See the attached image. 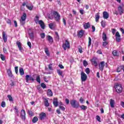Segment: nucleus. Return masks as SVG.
<instances>
[{
    "mask_svg": "<svg viewBox=\"0 0 124 124\" xmlns=\"http://www.w3.org/2000/svg\"><path fill=\"white\" fill-rule=\"evenodd\" d=\"M88 39V47H90L91 45H92V38L90 37H89Z\"/></svg>",
    "mask_w": 124,
    "mask_h": 124,
    "instance_id": "obj_42",
    "label": "nucleus"
},
{
    "mask_svg": "<svg viewBox=\"0 0 124 124\" xmlns=\"http://www.w3.org/2000/svg\"><path fill=\"white\" fill-rule=\"evenodd\" d=\"M25 80L26 83H29V81H32V82H34V78H33L31 76L27 75L25 76Z\"/></svg>",
    "mask_w": 124,
    "mask_h": 124,
    "instance_id": "obj_8",
    "label": "nucleus"
},
{
    "mask_svg": "<svg viewBox=\"0 0 124 124\" xmlns=\"http://www.w3.org/2000/svg\"><path fill=\"white\" fill-rule=\"evenodd\" d=\"M45 52L48 57H50V52H49V49H48V47L45 48Z\"/></svg>",
    "mask_w": 124,
    "mask_h": 124,
    "instance_id": "obj_35",
    "label": "nucleus"
},
{
    "mask_svg": "<svg viewBox=\"0 0 124 124\" xmlns=\"http://www.w3.org/2000/svg\"><path fill=\"white\" fill-rule=\"evenodd\" d=\"M118 12H119L120 15H122V14H124V8H123V7L121 5H120L119 6H118Z\"/></svg>",
    "mask_w": 124,
    "mask_h": 124,
    "instance_id": "obj_14",
    "label": "nucleus"
},
{
    "mask_svg": "<svg viewBox=\"0 0 124 124\" xmlns=\"http://www.w3.org/2000/svg\"><path fill=\"white\" fill-rule=\"evenodd\" d=\"M41 87H42V88H43V89H46L47 86H46V84H45V83H42L41 84Z\"/></svg>",
    "mask_w": 124,
    "mask_h": 124,
    "instance_id": "obj_45",
    "label": "nucleus"
},
{
    "mask_svg": "<svg viewBox=\"0 0 124 124\" xmlns=\"http://www.w3.org/2000/svg\"><path fill=\"white\" fill-rule=\"evenodd\" d=\"M70 103L73 108L78 109L80 107V103L76 100H72L70 101Z\"/></svg>",
    "mask_w": 124,
    "mask_h": 124,
    "instance_id": "obj_3",
    "label": "nucleus"
},
{
    "mask_svg": "<svg viewBox=\"0 0 124 124\" xmlns=\"http://www.w3.org/2000/svg\"><path fill=\"white\" fill-rule=\"evenodd\" d=\"M79 107H80L81 110H83V111H86V109H88V107H87L84 105H82L81 106H80V105H79Z\"/></svg>",
    "mask_w": 124,
    "mask_h": 124,
    "instance_id": "obj_29",
    "label": "nucleus"
},
{
    "mask_svg": "<svg viewBox=\"0 0 124 124\" xmlns=\"http://www.w3.org/2000/svg\"><path fill=\"white\" fill-rule=\"evenodd\" d=\"M96 119L97 120V121H98V122H100V117L98 115H97L96 116Z\"/></svg>",
    "mask_w": 124,
    "mask_h": 124,
    "instance_id": "obj_60",
    "label": "nucleus"
},
{
    "mask_svg": "<svg viewBox=\"0 0 124 124\" xmlns=\"http://www.w3.org/2000/svg\"><path fill=\"white\" fill-rule=\"evenodd\" d=\"M6 23H7L9 25H10V26H11V20H10V19H7L6 20Z\"/></svg>",
    "mask_w": 124,
    "mask_h": 124,
    "instance_id": "obj_55",
    "label": "nucleus"
},
{
    "mask_svg": "<svg viewBox=\"0 0 124 124\" xmlns=\"http://www.w3.org/2000/svg\"><path fill=\"white\" fill-rule=\"evenodd\" d=\"M41 38H45V33H42L40 34Z\"/></svg>",
    "mask_w": 124,
    "mask_h": 124,
    "instance_id": "obj_52",
    "label": "nucleus"
},
{
    "mask_svg": "<svg viewBox=\"0 0 124 124\" xmlns=\"http://www.w3.org/2000/svg\"><path fill=\"white\" fill-rule=\"evenodd\" d=\"M102 39L103 41H106L107 40V36L105 32H103L102 34Z\"/></svg>",
    "mask_w": 124,
    "mask_h": 124,
    "instance_id": "obj_25",
    "label": "nucleus"
},
{
    "mask_svg": "<svg viewBox=\"0 0 124 124\" xmlns=\"http://www.w3.org/2000/svg\"><path fill=\"white\" fill-rule=\"evenodd\" d=\"M53 14L55 21L60 22V20H61V15H60V14L57 11H54Z\"/></svg>",
    "mask_w": 124,
    "mask_h": 124,
    "instance_id": "obj_5",
    "label": "nucleus"
},
{
    "mask_svg": "<svg viewBox=\"0 0 124 124\" xmlns=\"http://www.w3.org/2000/svg\"><path fill=\"white\" fill-rule=\"evenodd\" d=\"M26 7H27V8H28V9H29V10H32L33 8V6H29V5H26Z\"/></svg>",
    "mask_w": 124,
    "mask_h": 124,
    "instance_id": "obj_43",
    "label": "nucleus"
},
{
    "mask_svg": "<svg viewBox=\"0 0 124 124\" xmlns=\"http://www.w3.org/2000/svg\"><path fill=\"white\" fill-rule=\"evenodd\" d=\"M44 103L46 107H49L50 106V104L49 103V101H48V99L46 98H44Z\"/></svg>",
    "mask_w": 124,
    "mask_h": 124,
    "instance_id": "obj_20",
    "label": "nucleus"
},
{
    "mask_svg": "<svg viewBox=\"0 0 124 124\" xmlns=\"http://www.w3.org/2000/svg\"><path fill=\"white\" fill-rule=\"evenodd\" d=\"M59 108L60 109H61L62 111H64V110H65V108H64V107L62 106H59Z\"/></svg>",
    "mask_w": 124,
    "mask_h": 124,
    "instance_id": "obj_54",
    "label": "nucleus"
},
{
    "mask_svg": "<svg viewBox=\"0 0 124 124\" xmlns=\"http://www.w3.org/2000/svg\"><path fill=\"white\" fill-rule=\"evenodd\" d=\"M26 19H27V14H26V13H24L21 17V20H23V21H26Z\"/></svg>",
    "mask_w": 124,
    "mask_h": 124,
    "instance_id": "obj_27",
    "label": "nucleus"
},
{
    "mask_svg": "<svg viewBox=\"0 0 124 124\" xmlns=\"http://www.w3.org/2000/svg\"><path fill=\"white\" fill-rule=\"evenodd\" d=\"M2 38L4 40V42L6 43L7 42V34L5 32V31H3L2 32Z\"/></svg>",
    "mask_w": 124,
    "mask_h": 124,
    "instance_id": "obj_12",
    "label": "nucleus"
},
{
    "mask_svg": "<svg viewBox=\"0 0 124 124\" xmlns=\"http://www.w3.org/2000/svg\"><path fill=\"white\" fill-rule=\"evenodd\" d=\"M121 105L122 106V107L124 108V102H121L120 103Z\"/></svg>",
    "mask_w": 124,
    "mask_h": 124,
    "instance_id": "obj_64",
    "label": "nucleus"
},
{
    "mask_svg": "<svg viewBox=\"0 0 124 124\" xmlns=\"http://www.w3.org/2000/svg\"><path fill=\"white\" fill-rule=\"evenodd\" d=\"M20 118L23 122L26 121V111L25 109H21L20 112Z\"/></svg>",
    "mask_w": 124,
    "mask_h": 124,
    "instance_id": "obj_6",
    "label": "nucleus"
},
{
    "mask_svg": "<svg viewBox=\"0 0 124 124\" xmlns=\"http://www.w3.org/2000/svg\"><path fill=\"white\" fill-rule=\"evenodd\" d=\"M47 95L49 97L53 96V92L51 89H48L47 90Z\"/></svg>",
    "mask_w": 124,
    "mask_h": 124,
    "instance_id": "obj_23",
    "label": "nucleus"
},
{
    "mask_svg": "<svg viewBox=\"0 0 124 124\" xmlns=\"http://www.w3.org/2000/svg\"><path fill=\"white\" fill-rule=\"evenodd\" d=\"M26 20H23V19H21L20 20V25H21L22 26H24V25H25V24H26Z\"/></svg>",
    "mask_w": 124,
    "mask_h": 124,
    "instance_id": "obj_46",
    "label": "nucleus"
},
{
    "mask_svg": "<svg viewBox=\"0 0 124 124\" xmlns=\"http://www.w3.org/2000/svg\"><path fill=\"white\" fill-rule=\"evenodd\" d=\"M47 38L49 43H50V44H52L54 41V40H53V37H52V36L50 35H48L47 36Z\"/></svg>",
    "mask_w": 124,
    "mask_h": 124,
    "instance_id": "obj_18",
    "label": "nucleus"
},
{
    "mask_svg": "<svg viewBox=\"0 0 124 124\" xmlns=\"http://www.w3.org/2000/svg\"><path fill=\"white\" fill-rule=\"evenodd\" d=\"M112 54L114 57H118L119 56V53H118V51L117 50H113L112 51Z\"/></svg>",
    "mask_w": 124,
    "mask_h": 124,
    "instance_id": "obj_36",
    "label": "nucleus"
},
{
    "mask_svg": "<svg viewBox=\"0 0 124 124\" xmlns=\"http://www.w3.org/2000/svg\"><path fill=\"white\" fill-rule=\"evenodd\" d=\"M65 102L67 105H68V104H69V99L66 98L65 100Z\"/></svg>",
    "mask_w": 124,
    "mask_h": 124,
    "instance_id": "obj_58",
    "label": "nucleus"
},
{
    "mask_svg": "<svg viewBox=\"0 0 124 124\" xmlns=\"http://www.w3.org/2000/svg\"><path fill=\"white\" fill-rule=\"evenodd\" d=\"M48 27L49 28H50L51 30H53V27H54V24L50 23L49 24H48Z\"/></svg>",
    "mask_w": 124,
    "mask_h": 124,
    "instance_id": "obj_50",
    "label": "nucleus"
},
{
    "mask_svg": "<svg viewBox=\"0 0 124 124\" xmlns=\"http://www.w3.org/2000/svg\"><path fill=\"white\" fill-rule=\"evenodd\" d=\"M110 107L111 108H114V104H115V101L112 99H110Z\"/></svg>",
    "mask_w": 124,
    "mask_h": 124,
    "instance_id": "obj_32",
    "label": "nucleus"
},
{
    "mask_svg": "<svg viewBox=\"0 0 124 124\" xmlns=\"http://www.w3.org/2000/svg\"><path fill=\"white\" fill-rule=\"evenodd\" d=\"M84 33L85 32L84 31V30H81L77 32V36L78 37L81 38L84 35Z\"/></svg>",
    "mask_w": 124,
    "mask_h": 124,
    "instance_id": "obj_13",
    "label": "nucleus"
},
{
    "mask_svg": "<svg viewBox=\"0 0 124 124\" xmlns=\"http://www.w3.org/2000/svg\"><path fill=\"white\" fill-rule=\"evenodd\" d=\"M115 38L117 42H121L122 38H121V35L119 31H117L115 34Z\"/></svg>",
    "mask_w": 124,
    "mask_h": 124,
    "instance_id": "obj_9",
    "label": "nucleus"
},
{
    "mask_svg": "<svg viewBox=\"0 0 124 124\" xmlns=\"http://www.w3.org/2000/svg\"><path fill=\"white\" fill-rule=\"evenodd\" d=\"M3 51L5 54H7V49L6 48L4 47L3 48Z\"/></svg>",
    "mask_w": 124,
    "mask_h": 124,
    "instance_id": "obj_62",
    "label": "nucleus"
},
{
    "mask_svg": "<svg viewBox=\"0 0 124 124\" xmlns=\"http://www.w3.org/2000/svg\"><path fill=\"white\" fill-rule=\"evenodd\" d=\"M80 74L81 82H86V81H87V79H88V76L87 75L83 72H82Z\"/></svg>",
    "mask_w": 124,
    "mask_h": 124,
    "instance_id": "obj_7",
    "label": "nucleus"
},
{
    "mask_svg": "<svg viewBox=\"0 0 124 124\" xmlns=\"http://www.w3.org/2000/svg\"><path fill=\"white\" fill-rule=\"evenodd\" d=\"M34 20L36 24H37L38 23L39 25H40L41 28L43 29V30H44L45 29V24L44 23L43 21L41 20H39V16H36Z\"/></svg>",
    "mask_w": 124,
    "mask_h": 124,
    "instance_id": "obj_1",
    "label": "nucleus"
},
{
    "mask_svg": "<svg viewBox=\"0 0 124 124\" xmlns=\"http://www.w3.org/2000/svg\"><path fill=\"white\" fill-rule=\"evenodd\" d=\"M29 36H30V39H31V40H33V39H34V34L33 32L29 33Z\"/></svg>",
    "mask_w": 124,
    "mask_h": 124,
    "instance_id": "obj_33",
    "label": "nucleus"
},
{
    "mask_svg": "<svg viewBox=\"0 0 124 124\" xmlns=\"http://www.w3.org/2000/svg\"><path fill=\"white\" fill-rule=\"evenodd\" d=\"M19 73L21 76L25 74V72L24 71V69H23V68H21L19 69Z\"/></svg>",
    "mask_w": 124,
    "mask_h": 124,
    "instance_id": "obj_37",
    "label": "nucleus"
},
{
    "mask_svg": "<svg viewBox=\"0 0 124 124\" xmlns=\"http://www.w3.org/2000/svg\"><path fill=\"white\" fill-rule=\"evenodd\" d=\"M46 118V113L45 112H41L39 115V119L40 120V121H43L44 120H45V118Z\"/></svg>",
    "mask_w": 124,
    "mask_h": 124,
    "instance_id": "obj_10",
    "label": "nucleus"
},
{
    "mask_svg": "<svg viewBox=\"0 0 124 124\" xmlns=\"http://www.w3.org/2000/svg\"><path fill=\"white\" fill-rule=\"evenodd\" d=\"M0 58L1 61H5V57L4 56V55H3V54H0Z\"/></svg>",
    "mask_w": 124,
    "mask_h": 124,
    "instance_id": "obj_44",
    "label": "nucleus"
},
{
    "mask_svg": "<svg viewBox=\"0 0 124 124\" xmlns=\"http://www.w3.org/2000/svg\"><path fill=\"white\" fill-rule=\"evenodd\" d=\"M14 109L15 111V114H16V115H17V116H19V110L18 109V108H17V106H15L14 108Z\"/></svg>",
    "mask_w": 124,
    "mask_h": 124,
    "instance_id": "obj_34",
    "label": "nucleus"
},
{
    "mask_svg": "<svg viewBox=\"0 0 124 124\" xmlns=\"http://www.w3.org/2000/svg\"><path fill=\"white\" fill-rule=\"evenodd\" d=\"M99 18H100V16H99V13H97V14H96L95 15V22H97L99 21Z\"/></svg>",
    "mask_w": 124,
    "mask_h": 124,
    "instance_id": "obj_30",
    "label": "nucleus"
},
{
    "mask_svg": "<svg viewBox=\"0 0 124 124\" xmlns=\"http://www.w3.org/2000/svg\"><path fill=\"white\" fill-rule=\"evenodd\" d=\"M116 29H111V32L112 33V34L114 35L115 34V33H116Z\"/></svg>",
    "mask_w": 124,
    "mask_h": 124,
    "instance_id": "obj_57",
    "label": "nucleus"
},
{
    "mask_svg": "<svg viewBox=\"0 0 124 124\" xmlns=\"http://www.w3.org/2000/svg\"><path fill=\"white\" fill-rule=\"evenodd\" d=\"M105 66V62L104 61H102L100 62L99 65V69L101 71H103V69H104V67Z\"/></svg>",
    "mask_w": 124,
    "mask_h": 124,
    "instance_id": "obj_11",
    "label": "nucleus"
},
{
    "mask_svg": "<svg viewBox=\"0 0 124 124\" xmlns=\"http://www.w3.org/2000/svg\"><path fill=\"white\" fill-rule=\"evenodd\" d=\"M16 44L17 46L19 51H22L23 49V47H22V44L21 43V42L17 41Z\"/></svg>",
    "mask_w": 124,
    "mask_h": 124,
    "instance_id": "obj_15",
    "label": "nucleus"
},
{
    "mask_svg": "<svg viewBox=\"0 0 124 124\" xmlns=\"http://www.w3.org/2000/svg\"><path fill=\"white\" fill-rule=\"evenodd\" d=\"M57 72L58 75H59V76H61L62 78H63V75H62V71L60 69H58L57 70Z\"/></svg>",
    "mask_w": 124,
    "mask_h": 124,
    "instance_id": "obj_26",
    "label": "nucleus"
},
{
    "mask_svg": "<svg viewBox=\"0 0 124 124\" xmlns=\"http://www.w3.org/2000/svg\"><path fill=\"white\" fill-rule=\"evenodd\" d=\"M88 64V62H87L86 60L83 61V65L86 67V66H87Z\"/></svg>",
    "mask_w": 124,
    "mask_h": 124,
    "instance_id": "obj_47",
    "label": "nucleus"
},
{
    "mask_svg": "<svg viewBox=\"0 0 124 124\" xmlns=\"http://www.w3.org/2000/svg\"><path fill=\"white\" fill-rule=\"evenodd\" d=\"M1 107H2L3 108H4V107H5L6 106V104H5V102L4 101H2L1 103Z\"/></svg>",
    "mask_w": 124,
    "mask_h": 124,
    "instance_id": "obj_49",
    "label": "nucleus"
},
{
    "mask_svg": "<svg viewBox=\"0 0 124 124\" xmlns=\"http://www.w3.org/2000/svg\"><path fill=\"white\" fill-rule=\"evenodd\" d=\"M62 47L63 48L64 51L66 50V49H70V43L68 40H65V43H63Z\"/></svg>",
    "mask_w": 124,
    "mask_h": 124,
    "instance_id": "obj_4",
    "label": "nucleus"
},
{
    "mask_svg": "<svg viewBox=\"0 0 124 124\" xmlns=\"http://www.w3.org/2000/svg\"><path fill=\"white\" fill-rule=\"evenodd\" d=\"M28 113L29 116H30L31 117H32L34 115V113H33V111H32L31 110H29L28 111Z\"/></svg>",
    "mask_w": 124,
    "mask_h": 124,
    "instance_id": "obj_38",
    "label": "nucleus"
},
{
    "mask_svg": "<svg viewBox=\"0 0 124 124\" xmlns=\"http://www.w3.org/2000/svg\"><path fill=\"white\" fill-rule=\"evenodd\" d=\"M7 73L9 77H10L11 78H12V77H13V74H12V72H11V70L10 69H8L7 70Z\"/></svg>",
    "mask_w": 124,
    "mask_h": 124,
    "instance_id": "obj_21",
    "label": "nucleus"
},
{
    "mask_svg": "<svg viewBox=\"0 0 124 124\" xmlns=\"http://www.w3.org/2000/svg\"><path fill=\"white\" fill-rule=\"evenodd\" d=\"M36 80L39 84H40L41 83V79H40V76H38L36 78Z\"/></svg>",
    "mask_w": 124,
    "mask_h": 124,
    "instance_id": "obj_39",
    "label": "nucleus"
},
{
    "mask_svg": "<svg viewBox=\"0 0 124 124\" xmlns=\"http://www.w3.org/2000/svg\"><path fill=\"white\" fill-rule=\"evenodd\" d=\"M79 101H80V103H84V99L83 98V97H80Z\"/></svg>",
    "mask_w": 124,
    "mask_h": 124,
    "instance_id": "obj_56",
    "label": "nucleus"
},
{
    "mask_svg": "<svg viewBox=\"0 0 124 124\" xmlns=\"http://www.w3.org/2000/svg\"><path fill=\"white\" fill-rule=\"evenodd\" d=\"M83 27L84 30H88V29H90V28H91V25L90 24V22H87L84 24Z\"/></svg>",
    "mask_w": 124,
    "mask_h": 124,
    "instance_id": "obj_19",
    "label": "nucleus"
},
{
    "mask_svg": "<svg viewBox=\"0 0 124 124\" xmlns=\"http://www.w3.org/2000/svg\"><path fill=\"white\" fill-rule=\"evenodd\" d=\"M107 45H108V42H106V41H105V42H103V46H104V47L107 46Z\"/></svg>",
    "mask_w": 124,
    "mask_h": 124,
    "instance_id": "obj_53",
    "label": "nucleus"
},
{
    "mask_svg": "<svg viewBox=\"0 0 124 124\" xmlns=\"http://www.w3.org/2000/svg\"><path fill=\"white\" fill-rule=\"evenodd\" d=\"M85 72L87 74H90V73L91 72V71L90 70V68H87L86 69H85Z\"/></svg>",
    "mask_w": 124,
    "mask_h": 124,
    "instance_id": "obj_48",
    "label": "nucleus"
},
{
    "mask_svg": "<svg viewBox=\"0 0 124 124\" xmlns=\"http://www.w3.org/2000/svg\"><path fill=\"white\" fill-rule=\"evenodd\" d=\"M53 103L55 107H58V106H59V102H58V98H54Z\"/></svg>",
    "mask_w": 124,
    "mask_h": 124,
    "instance_id": "obj_17",
    "label": "nucleus"
},
{
    "mask_svg": "<svg viewBox=\"0 0 124 124\" xmlns=\"http://www.w3.org/2000/svg\"><path fill=\"white\" fill-rule=\"evenodd\" d=\"M37 122H38V118L36 116L34 117L32 120L33 124H35L36 123H37Z\"/></svg>",
    "mask_w": 124,
    "mask_h": 124,
    "instance_id": "obj_31",
    "label": "nucleus"
},
{
    "mask_svg": "<svg viewBox=\"0 0 124 124\" xmlns=\"http://www.w3.org/2000/svg\"><path fill=\"white\" fill-rule=\"evenodd\" d=\"M52 65H53V64L50 63L48 65V68L49 70H53V67H52Z\"/></svg>",
    "mask_w": 124,
    "mask_h": 124,
    "instance_id": "obj_51",
    "label": "nucleus"
},
{
    "mask_svg": "<svg viewBox=\"0 0 124 124\" xmlns=\"http://www.w3.org/2000/svg\"><path fill=\"white\" fill-rule=\"evenodd\" d=\"M92 64H93V65H94L95 67H96V66H97V62H96V59L94 58H93L92 60Z\"/></svg>",
    "mask_w": 124,
    "mask_h": 124,
    "instance_id": "obj_22",
    "label": "nucleus"
},
{
    "mask_svg": "<svg viewBox=\"0 0 124 124\" xmlns=\"http://www.w3.org/2000/svg\"><path fill=\"white\" fill-rule=\"evenodd\" d=\"M27 45L30 48H31V42H28Z\"/></svg>",
    "mask_w": 124,
    "mask_h": 124,
    "instance_id": "obj_61",
    "label": "nucleus"
},
{
    "mask_svg": "<svg viewBox=\"0 0 124 124\" xmlns=\"http://www.w3.org/2000/svg\"><path fill=\"white\" fill-rule=\"evenodd\" d=\"M114 89L117 93H123V85L121 83H115L114 84Z\"/></svg>",
    "mask_w": 124,
    "mask_h": 124,
    "instance_id": "obj_2",
    "label": "nucleus"
},
{
    "mask_svg": "<svg viewBox=\"0 0 124 124\" xmlns=\"http://www.w3.org/2000/svg\"><path fill=\"white\" fill-rule=\"evenodd\" d=\"M7 97L9 99V101L11 102H13V98L11 95H8Z\"/></svg>",
    "mask_w": 124,
    "mask_h": 124,
    "instance_id": "obj_41",
    "label": "nucleus"
},
{
    "mask_svg": "<svg viewBox=\"0 0 124 124\" xmlns=\"http://www.w3.org/2000/svg\"><path fill=\"white\" fill-rule=\"evenodd\" d=\"M79 13H80L81 15H83L84 14V10L83 9L79 10Z\"/></svg>",
    "mask_w": 124,
    "mask_h": 124,
    "instance_id": "obj_63",
    "label": "nucleus"
},
{
    "mask_svg": "<svg viewBox=\"0 0 124 124\" xmlns=\"http://www.w3.org/2000/svg\"><path fill=\"white\" fill-rule=\"evenodd\" d=\"M103 16L104 19H108L109 18V14L106 11H104L103 13Z\"/></svg>",
    "mask_w": 124,
    "mask_h": 124,
    "instance_id": "obj_16",
    "label": "nucleus"
},
{
    "mask_svg": "<svg viewBox=\"0 0 124 124\" xmlns=\"http://www.w3.org/2000/svg\"><path fill=\"white\" fill-rule=\"evenodd\" d=\"M55 33L56 35L55 40L56 41H60V35H59V33L57 31H55Z\"/></svg>",
    "mask_w": 124,
    "mask_h": 124,
    "instance_id": "obj_28",
    "label": "nucleus"
},
{
    "mask_svg": "<svg viewBox=\"0 0 124 124\" xmlns=\"http://www.w3.org/2000/svg\"><path fill=\"white\" fill-rule=\"evenodd\" d=\"M124 65H121L117 68V72H121V70H124Z\"/></svg>",
    "mask_w": 124,
    "mask_h": 124,
    "instance_id": "obj_24",
    "label": "nucleus"
},
{
    "mask_svg": "<svg viewBox=\"0 0 124 124\" xmlns=\"http://www.w3.org/2000/svg\"><path fill=\"white\" fill-rule=\"evenodd\" d=\"M15 70L16 74H18V66H16L15 67Z\"/></svg>",
    "mask_w": 124,
    "mask_h": 124,
    "instance_id": "obj_59",
    "label": "nucleus"
},
{
    "mask_svg": "<svg viewBox=\"0 0 124 124\" xmlns=\"http://www.w3.org/2000/svg\"><path fill=\"white\" fill-rule=\"evenodd\" d=\"M101 24L103 28H105L106 26V21H102Z\"/></svg>",
    "mask_w": 124,
    "mask_h": 124,
    "instance_id": "obj_40",
    "label": "nucleus"
}]
</instances>
